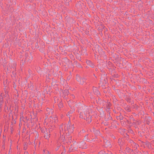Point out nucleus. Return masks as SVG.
Wrapping results in <instances>:
<instances>
[{
	"mask_svg": "<svg viewBox=\"0 0 154 154\" xmlns=\"http://www.w3.org/2000/svg\"><path fill=\"white\" fill-rule=\"evenodd\" d=\"M65 125H62L59 128L60 134L61 135L60 139L62 141H64L65 139L63 135L65 133H66V129Z\"/></svg>",
	"mask_w": 154,
	"mask_h": 154,
	"instance_id": "f257e3e1",
	"label": "nucleus"
},
{
	"mask_svg": "<svg viewBox=\"0 0 154 154\" xmlns=\"http://www.w3.org/2000/svg\"><path fill=\"white\" fill-rule=\"evenodd\" d=\"M90 113L88 108L86 107H85L83 110L80 112V117L81 118L85 119L87 117L88 114Z\"/></svg>",
	"mask_w": 154,
	"mask_h": 154,
	"instance_id": "f03ea898",
	"label": "nucleus"
},
{
	"mask_svg": "<svg viewBox=\"0 0 154 154\" xmlns=\"http://www.w3.org/2000/svg\"><path fill=\"white\" fill-rule=\"evenodd\" d=\"M66 126V132L71 133L73 131V127L72 125H71L70 123H68L67 125H65Z\"/></svg>",
	"mask_w": 154,
	"mask_h": 154,
	"instance_id": "7ed1b4c3",
	"label": "nucleus"
},
{
	"mask_svg": "<svg viewBox=\"0 0 154 154\" xmlns=\"http://www.w3.org/2000/svg\"><path fill=\"white\" fill-rule=\"evenodd\" d=\"M77 80L79 82V83L82 85L83 84L85 80L83 78H81L79 76H77L76 78Z\"/></svg>",
	"mask_w": 154,
	"mask_h": 154,
	"instance_id": "20e7f679",
	"label": "nucleus"
},
{
	"mask_svg": "<svg viewBox=\"0 0 154 154\" xmlns=\"http://www.w3.org/2000/svg\"><path fill=\"white\" fill-rule=\"evenodd\" d=\"M79 147L82 149H85L86 148V145L85 144V143H80L79 145Z\"/></svg>",
	"mask_w": 154,
	"mask_h": 154,
	"instance_id": "39448f33",
	"label": "nucleus"
},
{
	"mask_svg": "<svg viewBox=\"0 0 154 154\" xmlns=\"http://www.w3.org/2000/svg\"><path fill=\"white\" fill-rule=\"evenodd\" d=\"M50 134L48 133V132H47V133L45 132L44 137L46 139H48L50 137Z\"/></svg>",
	"mask_w": 154,
	"mask_h": 154,
	"instance_id": "423d86ee",
	"label": "nucleus"
},
{
	"mask_svg": "<svg viewBox=\"0 0 154 154\" xmlns=\"http://www.w3.org/2000/svg\"><path fill=\"white\" fill-rule=\"evenodd\" d=\"M87 63L88 64L89 66H91V67H94V65L90 61L88 60L87 61Z\"/></svg>",
	"mask_w": 154,
	"mask_h": 154,
	"instance_id": "0eeeda50",
	"label": "nucleus"
},
{
	"mask_svg": "<svg viewBox=\"0 0 154 154\" xmlns=\"http://www.w3.org/2000/svg\"><path fill=\"white\" fill-rule=\"evenodd\" d=\"M43 154H50L48 151L47 150H43Z\"/></svg>",
	"mask_w": 154,
	"mask_h": 154,
	"instance_id": "6e6552de",
	"label": "nucleus"
},
{
	"mask_svg": "<svg viewBox=\"0 0 154 154\" xmlns=\"http://www.w3.org/2000/svg\"><path fill=\"white\" fill-rule=\"evenodd\" d=\"M93 91L94 92H96V93H97V92H98L97 91H96V89L95 88L93 89Z\"/></svg>",
	"mask_w": 154,
	"mask_h": 154,
	"instance_id": "1a4fd4ad",
	"label": "nucleus"
},
{
	"mask_svg": "<svg viewBox=\"0 0 154 154\" xmlns=\"http://www.w3.org/2000/svg\"><path fill=\"white\" fill-rule=\"evenodd\" d=\"M72 112H68V113L67 114V116H70V115H69Z\"/></svg>",
	"mask_w": 154,
	"mask_h": 154,
	"instance_id": "9d476101",
	"label": "nucleus"
},
{
	"mask_svg": "<svg viewBox=\"0 0 154 154\" xmlns=\"http://www.w3.org/2000/svg\"><path fill=\"white\" fill-rule=\"evenodd\" d=\"M62 106V103H60V104L59 105V106L60 107H61Z\"/></svg>",
	"mask_w": 154,
	"mask_h": 154,
	"instance_id": "9b49d317",
	"label": "nucleus"
},
{
	"mask_svg": "<svg viewBox=\"0 0 154 154\" xmlns=\"http://www.w3.org/2000/svg\"><path fill=\"white\" fill-rule=\"evenodd\" d=\"M24 154H28V153L27 152H26L24 153Z\"/></svg>",
	"mask_w": 154,
	"mask_h": 154,
	"instance_id": "f8f14e48",
	"label": "nucleus"
},
{
	"mask_svg": "<svg viewBox=\"0 0 154 154\" xmlns=\"http://www.w3.org/2000/svg\"><path fill=\"white\" fill-rule=\"evenodd\" d=\"M108 106H110V103H108Z\"/></svg>",
	"mask_w": 154,
	"mask_h": 154,
	"instance_id": "ddd939ff",
	"label": "nucleus"
},
{
	"mask_svg": "<svg viewBox=\"0 0 154 154\" xmlns=\"http://www.w3.org/2000/svg\"><path fill=\"white\" fill-rule=\"evenodd\" d=\"M110 143L109 142H108V144L107 145H109L110 144Z\"/></svg>",
	"mask_w": 154,
	"mask_h": 154,
	"instance_id": "4468645a",
	"label": "nucleus"
},
{
	"mask_svg": "<svg viewBox=\"0 0 154 154\" xmlns=\"http://www.w3.org/2000/svg\"><path fill=\"white\" fill-rule=\"evenodd\" d=\"M48 132H49H49H50V131H49V130H48Z\"/></svg>",
	"mask_w": 154,
	"mask_h": 154,
	"instance_id": "2eb2a0df",
	"label": "nucleus"
},
{
	"mask_svg": "<svg viewBox=\"0 0 154 154\" xmlns=\"http://www.w3.org/2000/svg\"><path fill=\"white\" fill-rule=\"evenodd\" d=\"M97 132V133H98L99 132V131H98Z\"/></svg>",
	"mask_w": 154,
	"mask_h": 154,
	"instance_id": "dca6fc26",
	"label": "nucleus"
}]
</instances>
